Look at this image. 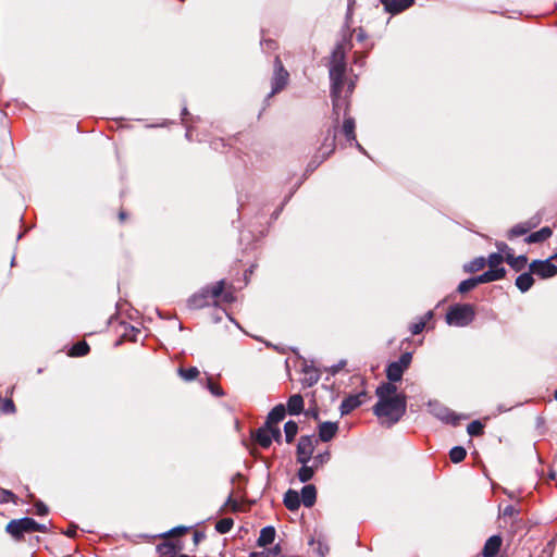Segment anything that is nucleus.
I'll return each mask as SVG.
<instances>
[{
  "instance_id": "e2e57ef3",
  "label": "nucleus",
  "mask_w": 557,
  "mask_h": 557,
  "mask_svg": "<svg viewBox=\"0 0 557 557\" xmlns=\"http://www.w3.org/2000/svg\"><path fill=\"white\" fill-rule=\"evenodd\" d=\"M77 532V527L75 524H71L70 528L64 532L69 537H74Z\"/></svg>"
},
{
  "instance_id": "3c124183",
  "label": "nucleus",
  "mask_w": 557,
  "mask_h": 557,
  "mask_svg": "<svg viewBox=\"0 0 557 557\" xmlns=\"http://www.w3.org/2000/svg\"><path fill=\"white\" fill-rule=\"evenodd\" d=\"M354 89H355V83L352 81H350L347 84L346 89L344 87L343 90H342V97H346V101H347L348 104H349L348 98L352 94Z\"/></svg>"
},
{
  "instance_id": "39448f33",
  "label": "nucleus",
  "mask_w": 557,
  "mask_h": 557,
  "mask_svg": "<svg viewBox=\"0 0 557 557\" xmlns=\"http://www.w3.org/2000/svg\"><path fill=\"white\" fill-rule=\"evenodd\" d=\"M428 410L433 417L445 423L454 426L459 424L460 417L437 400H430L428 403Z\"/></svg>"
},
{
  "instance_id": "c03bdc74",
  "label": "nucleus",
  "mask_w": 557,
  "mask_h": 557,
  "mask_svg": "<svg viewBox=\"0 0 557 557\" xmlns=\"http://www.w3.org/2000/svg\"><path fill=\"white\" fill-rule=\"evenodd\" d=\"M15 405L11 398H2L0 396V411L3 413H14L15 412Z\"/></svg>"
},
{
  "instance_id": "f3484780",
  "label": "nucleus",
  "mask_w": 557,
  "mask_h": 557,
  "mask_svg": "<svg viewBox=\"0 0 557 557\" xmlns=\"http://www.w3.org/2000/svg\"><path fill=\"white\" fill-rule=\"evenodd\" d=\"M301 504L310 508L315 504L317 500V488L312 484H307L301 488L299 494Z\"/></svg>"
},
{
  "instance_id": "423d86ee",
  "label": "nucleus",
  "mask_w": 557,
  "mask_h": 557,
  "mask_svg": "<svg viewBox=\"0 0 557 557\" xmlns=\"http://www.w3.org/2000/svg\"><path fill=\"white\" fill-rule=\"evenodd\" d=\"M34 519L24 517L21 519L11 520L5 531L15 540L20 541L24 537L25 533H33Z\"/></svg>"
},
{
  "instance_id": "6e6d98bb",
  "label": "nucleus",
  "mask_w": 557,
  "mask_h": 557,
  "mask_svg": "<svg viewBox=\"0 0 557 557\" xmlns=\"http://www.w3.org/2000/svg\"><path fill=\"white\" fill-rule=\"evenodd\" d=\"M221 300L225 304H231L235 300V296L232 292L230 290H223L222 293V296H221Z\"/></svg>"
},
{
  "instance_id": "5fc2aeb1",
  "label": "nucleus",
  "mask_w": 557,
  "mask_h": 557,
  "mask_svg": "<svg viewBox=\"0 0 557 557\" xmlns=\"http://www.w3.org/2000/svg\"><path fill=\"white\" fill-rule=\"evenodd\" d=\"M208 388L214 396L221 397L224 395L222 388L219 385L213 384L211 381L208 382Z\"/></svg>"
},
{
  "instance_id": "052dcab7",
  "label": "nucleus",
  "mask_w": 557,
  "mask_h": 557,
  "mask_svg": "<svg viewBox=\"0 0 557 557\" xmlns=\"http://www.w3.org/2000/svg\"><path fill=\"white\" fill-rule=\"evenodd\" d=\"M33 532L46 533L47 532V527L45 524L38 523V522H36L34 520Z\"/></svg>"
},
{
  "instance_id": "4c0bfd02",
  "label": "nucleus",
  "mask_w": 557,
  "mask_h": 557,
  "mask_svg": "<svg viewBox=\"0 0 557 557\" xmlns=\"http://www.w3.org/2000/svg\"><path fill=\"white\" fill-rule=\"evenodd\" d=\"M505 261V256L499 252L491 253L486 259V264L492 269H500L499 267Z\"/></svg>"
},
{
  "instance_id": "49530a36",
  "label": "nucleus",
  "mask_w": 557,
  "mask_h": 557,
  "mask_svg": "<svg viewBox=\"0 0 557 557\" xmlns=\"http://www.w3.org/2000/svg\"><path fill=\"white\" fill-rule=\"evenodd\" d=\"M325 159L320 152H317L308 163L307 171H314Z\"/></svg>"
},
{
  "instance_id": "58836bf2",
  "label": "nucleus",
  "mask_w": 557,
  "mask_h": 557,
  "mask_svg": "<svg viewBox=\"0 0 557 557\" xmlns=\"http://www.w3.org/2000/svg\"><path fill=\"white\" fill-rule=\"evenodd\" d=\"M432 317H433V312L432 311H428L425 313V320L422 319L419 322L412 323L410 325V327H409L411 334H413V335L420 334L424 330V327H425L426 320L431 319Z\"/></svg>"
},
{
  "instance_id": "864d4df0",
  "label": "nucleus",
  "mask_w": 557,
  "mask_h": 557,
  "mask_svg": "<svg viewBox=\"0 0 557 557\" xmlns=\"http://www.w3.org/2000/svg\"><path fill=\"white\" fill-rule=\"evenodd\" d=\"M519 513V510L512 506V505H507L504 509H503V516L504 517H513V516H517Z\"/></svg>"
},
{
  "instance_id": "603ef678",
  "label": "nucleus",
  "mask_w": 557,
  "mask_h": 557,
  "mask_svg": "<svg viewBox=\"0 0 557 557\" xmlns=\"http://www.w3.org/2000/svg\"><path fill=\"white\" fill-rule=\"evenodd\" d=\"M35 508H36V513L38 516H45L48 513V507L41 500H37L35 503Z\"/></svg>"
},
{
  "instance_id": "a18cd8bd",
  "label": "nucleus",
  "mask_w": 557,
  "mask_h": 557,
  "mask_svg": "<svg viewBox=\"0 0 557 557\" xmlns=\"http://www.w3.org/2000/svg\"><path fill=\"white\" fill-rule=\"evenodd\" d=\"M412 360V354L407 351L400 355L396 361L404 370L408 369Z\"/></svg>"
},
{
  "instance_id": "c9c22d12",
  "label": "nucleus",
  "mask_w": 557,
  "mask_h": 557,
  "mask_svg": "<svg viewBox=\"0 0 557 557\" xmlns=\"http://www.w3.org/2000/svg\"><path fill=\"white\" fill-rule=\"evenodd\" d=\"M467 456V451L462 446H455L449 451V458L454 463L462 461Z\"/></svg>"
},
{
  "instance_id": "a878e982",
  "label": "nucleus",
  "mask_w": 557,
  "mask_h": 557,
  "mask_svg": "<svg viewBox=\"0 0 557 557\" xmlns=\"http://www.w3.org/2000/svg\"><path fill=\"white\" fill-rule=\"evenodd\" d=\"M286 408L283 404L276 405L268 414L267 421L264 422L268 425H274L278 423L285 418Z\"/></svg>"
},
{
  "instance_id": "393cba45",
  "label": "nucleus",
  "mask_w": 557,
  "mask_h": 557,
  "mask_svg": "<svg viewBox=\"0 0 557 557\" xmlns=\"http://www.w3.org/2000/svg\"><path fill=\"white\" fill-rule=\"evenodd\" d=\"M289 414L297 416L304 410V398L300 394L292 395L287 400V408Z\"/></svg>"
},
{
  "instance_id": "2eb2a0df",
  "label": "nucleus",
  "mask_w": 557,
  "mask_h": 557,
  "mask_svg": "<svg viewBox=\"0 0 557 557\" xmlns=\"http://www.w3.org/2000/svg\"><path fill=\"white\" fill-rule=\"evenodd\" d=\"M338 424L336 422L325 421L319 424V438L322 442H330L337 433Z\"/></svg>"
},
{
  "instance_id": "4d7b16f0",
  "label": "nucleus",
  "mask_w": 557,
  "mask_h": 557,
  "mask_svg": "<svg viewBox=\"0 0 557 557\" xmlns=\"http://www.w3.org/2000/svg\"><path fill=\"white\" fill-rule=\"evenodd\" d=\"M496 247H497V250H498L497 252H499V253H502L504 256H506V253L508 252V249H510L508 247V245L506 243H504V242L497 243Z\"/></svg>"
},
{
  "instance_id": "6ab92c4d",
  "label": "nucleus",
  "mask_w": 557,
  "mask_h": 557,
  "mask_svg": "<svg viewBox=\"0 0 557 557\" xmlns=\"http://www.w3.org/2000/svg\"><path fill=\"white\" fill-rule=\"evenodd\" d=\"M505 275H506L505 268H500V269L490 268L487 271L478 275L476 277H478L479 284H485V283L502 280L505 277Z\"/></svg>"
},
{
  "instance_id": "f8f14e48",
  "label": "nucleus",
  "mask_w": 557,
  "mask_h": 557,
  "mask_svg": "<svg viewBox=\"0 0 557 557\" xmlns=\"http://www.w3.org/2000/svg\"><path fill=\"white\" fill-rule=\"evenodd\" d=\"M416 0H380L386 12L398 14L414 4Z\"/></svg>"
},
{
  "instance_id": "473e14b6",
  "label": "nucleus",
  "mask_w": 557,
  "mask_h": 557,
  "mask_svg": "<svg viewBox=\"0 0 557 557\" xmlns=\"http://www.w3.org/2000/svg\"><path fill=\"white\" fill-rule=\"evenodd\" d=\"M304 372H305V374H306L305 381H306V384H307L308 386H313V385H315V384L319 382V380H320V374H319V372H318L315 369H313L312 367H306V368L304 369Z\"/></svg>"
},
{
  "instance_id": "cd10ccee",
  "label": "nucleus",
  "mask_w": 557,
  "mask_h": 557,
  "mask_svg": "<svg viewBox=\"0 0 557 557\" xmlns=\"http://www.w3.org/2000/svg\"><path fill=\"white\" fill-rule=\"evenodd\" d=\"M405 370L396 362L393 361L386 367V377L391 382H398L401 380Z\"/></svg>"
},
{
  "instance_id": "37998d69",
  "label": "nucleus",
  "mask_w": 557,
  "mask_h": 557,
  "mask_svg": "<svg viewBox=\"0 0 557 557\" xmlns=\"http://www.w3.org/2000/svg\"><path fill=\"white\" fill-rule=\"evenodd\" d=\"M483 424L479 420L470 422L467 426V432L471 436H479L483 434Z\"/></svg>"
},
{
  "instance_id": "9d476101",
  "label": "nucleus",
  "mask_w": 557,
  "mask_h": 557,
  "mask_svg": "<svg viewBox=\"0 0 557 557\" xmlns=\"http://www.w3.org/2000/svg\"><path fill=\"white\" fill-rule=\"evenodd\" d=\"M367 397V392L362 391L355 395H349L345 397L339 406V411L342 416L349 414L352 410L360 407Z\"/></svg>"
},
{
  "instance_id": "774afa93",
  "label": "nucleus",
  "mask_w": 557,
  "mask_h": 557,
  "mask_svg": "<svg viewBox=\"0 0 557 557\" xmlns=\"http://www.w3.org/2000/svg\"><path fill=\"white\" fill-rule=\"evenodd\" d=\"M203 535L200 532H195L194 542L197 544Z\"/></svg>"
},
{
  "instance_id": "b1692460",
  "label": "nucleus",
  "mask_w": 557,
  "mask_h": 557,
  "mask_svg": "<svg viewBox=\"0 0 557 557\" xmlns=\"http://www.w3.org/2000/svg\"><path fill=\"white\" fill-rule=\"evenodd\" d=\"M552 234H553V232H552L550 227L545 226V227H542L541 230H539L536 232H533L530 235H528L525 237L524 242L527 244L543 243L546 239H548L552 236Z\"/></svg>"
},
{
  "instance_id": "79ce46f5",
  "label": "nucleus",
  "mask_w": 557,
  "mask_h": 557,
  "mask_svg": "<svg viewBox=\"0 0 557 557\" xmlns=\"http://www.w3.org/2000/svg\"><path fill=\"white\" fill-rule=\"evenodd\" d=\"M178 373L185 381L189 382L198 376L199 370L196 367H190L188 369L180 368Z\"/></svg>"
},
{
  "instance_id": "e433bc0d",
  "label": "nucleus",
  "mask_w": 557,
  "mask_h": 557,
  "mask_svg": "<svg viewBox=\"0 0 557 557\" xmlns=\"http://www.w3.org/2000/svg\"><path fill=\"white\" fill-rule=\"evenodd\" d=\"M234 525V521L231 518H223L215 523V530L220 534L228 533Z\"/></svg>"
},
{
  "instance_id": "ddd939ff",
  "label": "nucleus",
  "mask_w": 557,
  "mask_h": 557,
  "mask_svg": "<svg viewBox=\"0 0 557 557\" xmlns=\"http://www.w3.org/2000/svg\"><path fill=\"white\" fill-rule=\"evenodd\" d=\"M182 549V544L173 541H164L156 546V550L161 557H175Z\"/></svg>"
},
{
  "instance_id": "7ed1b4c3",
  "label": "nucleus",
  "mask_w": 557,
  "mask_h": 557,
  "mask_svg": "<svg viewBox=\"0 0 557 557\" xmlns=\"http://www.w3.org/2000/svg\"><path fill=\"white\" fill-rule=\"evenodd\" d=\"M475 318L473 305L457 304L448 308L446 313V323L448 325L465 327L469 325Z\"/></svg>"
},
{
  "instance_id": "0eeeda50",
  "label": "nucleus",
  "mask_w": 557,
  "mask_h": 557,
  "mask_svg": "<svg viewBox=\"0 0 557 557\" xmlns=\"http://www.w3.org/2000/svg\"><path fill=\"white\" fill-rule=\"evenodd\" d=\"M315 443L317 441H314L313 435L300 436L296 449L297 462L301 465H307L310 461L314 450Z\"/></svg>"
},
{
  "instance_id": "bb28decb",
  "label": "nucleus",
  "mask_w": 557,
  "mask_h": 557,
  "mask_svg": "<svg viewBox=\"0 0 557 557\" xmlns=\"http://www.w3.org/2000/svg\"><path fill=\"white\" fill-rule=\"evenodd\" d=\"M533 273L529 270V272L521 273L516 278V286L521 293L528 292L534 284V278L532 276Z\"/></svg>"
},
{
  "instance_id": "7c9ffc66",
  "label": "nucleus",
  "mask_w": 557,
  "mask_h": 557,
  "mask_svg": "<svg viewBox=\"0 0 557 557\" xmlns=\"http://www.w3.org/2000/svg\"><path fill=\"white\" fill-rule=\"evenodd\" d=\"M285 441L289 444L295 440L298 432V425L295 421L289 420L284 425Z\"/></svg>"
},
{
  "instance_id": "5701e85b",
  "label": "nucleus",
  "mask_w": 557,
  "mask_h": 557,
  "mask_svg": "<svg viewBox=\"0 0 557 557\" xmlns=\"http://www.w3.org/2000/svg\"><path fill=\"white\" fill-rule=\"evenodd\" d=\"M268 424H263L253 434V440L262 447L269 448L271 446V436Z\"/></svg>"
},
{
  "instance_id": "4468645a",
  "label": "nucleus",
  "mask_w": 557,
  "mask_h": 557,
  "mask_svg": "<svg viewBox=\"0 0 557 557\" xmlns=\"http://www.w3.org/2000/svg\"><path fill=\"white\" fill-rule=\"evenodd\" d=\"M502 543L503 540L500 535H492L488 537L483 546V557H496L502 547Z\"/></svg>"
},
{
  "instance_id": "ea45409f",
  "label": "nucleus",
  "mask_w": 557,
  "mask_h": 557,
  "mask_svg": "<svg viewBox=\"0 0 557 557\" xmlns=\"http://www.w3.org/2000/svg\"><path fill=\"white\" fill-rule=\"evenodd\" d=\"M224 286H225V281L224 280H220L214 285L209 286V297H210V299L211 298L212 299H216V298L221 297L222 293L224 290Z\"/></svg>"
},
{
  "instance_id": "13d9d810",
  "label": "nucleus",
  "mask_w": 557,
  "mask_h": 557,
  "mask_svg": "<svg viewBox=\"0 0 557 557\" xmlns=\"http://www.w3.org/2000/svg\"><path fill=\"white\" fill-rule=\"evenodd\" d=\"M224 506H231L233 510H238L239 508L237 500L233 499L232 495L227 497Z\"/></svg>"
},
{
  "instance_id": "f03ea898",
  "label": "nucleus",
  "mask_w": 557,
  "mask_h": 557,
  "mask_svg": "<svg viewBox=\"0 0 557 557\" xmlns=\"http://www.w3.org/2000/svg\"><path fill=\"white\" fill-rule=\"evenodd\" d=\"M407 411V396L399 393L391 399L377 400L373 406V413L382 420L387 428L396 424Z\"/></svg>"
},
{
  "instance_id": "dca6fc26",
  "label": "nucleus",
  "mask_w": 557,
  "mask_h": 557,
  "mask_svg": "<svg viewBox=\"0 0 557 557\" xmlns=\"http://www.w3.org/2000/svg\"><path fill=\"white\" fill-rule=\"evenodd\" d=\"M395 382H385L380 384L375 389V395L377 400L391 399L393 396L397 395V386L394 384Z\"/></svg>"
},
{
  "instance_id": "4be33fe9",
  "label": "nucleus",
  "mask_w": 557,
  "mask_h": 557,
  "mask_svg": "<svg viewBox=\"0 0 557 557\" xmlns=\"http://www.w3.org/2000/svg\"><path fill=\"white\" fill-rule=\"evenodd\" d=\"M275 529L272 525H267L261 529L260 535L257 540V545L259 547H265L270 544H272L275 540Z\"/></svg>"
},
{
  "instance_id": "72a5a7b5",
  "label": "nucleus",
  "mask_w": 557,
  "mask_h": 557,
  "mask_svg": "<svg viewBox=\"0 0 557 557\" xmlns=\"http://www.w3.org/2000/svg\"><path fill=\"white\" fill-rule=\"evenodd\" d=\"M478 285H479L478 277L476 276L470 277V278H467V280L462 281L458 285L457 292L460 293V294H465V293H468L471 289L475 288Z\"/></svg>"
},
{
  "instance_id": "09e8293b",
  "label": "nucleus",
  "mask_w": 557,
  "mask_h": 557,
  "mask_svg": "<svg viewBox=\"0 0 557 557\" xmlns=\"http://www.w3.org/2000/svg\"><path fill=\"white\" fill-rule=\"evenodd\" d=\"M271 442L275 441L277 444L282 443V433L278 426L270 425L269 426Z\"/></svg>"
},
{
  "instance_id": "2f4dec72",
  "label": "nucleus",
  "mask_w": 557,
  "mask_h": 557,
  "mask_svg": "<svg viewBox=\"0 0 557 557\" xmlns=\"http://www.w3.org/2000/svg\"><path fill=\"white\" fill-rule=\"evenodd\" d=\"M89 352V345L85 342H78L74 344L70 350L72 357H83Z\"/></svg>"
},
{
  "instance_id": "f257e3e1",
  "label": "nucleus",
  "mask_w": 557,
  "mask_h": 557,
  "mask_svg": "<svg viewBox=\"0 0 557 557\" xmlns=\"http://www.w3.org/2000/svg\"><path fill=\"white\" fill-rule=\"evenodd\" d=\"M346 73L345 49L343 45H337L332 52L331 66H330V81H331V98L333 104V114L337 116L341 111H344L346 116L348 111V103L346 97H342L344 88V79Z\"/></svg>"
},
{
  "instance_id": "bf43d9fd",
  "label": "nucleus",
  "mask_w": 557,
  "mask_h": 557,
  "mask_svg": "<svg viewBox=\"0 0 557 557\" xmlns=\"http://www.w3.org/2000/svg\"><path fill=\"white\" fill-rule=\"evenodd\" d=\"M249 557H271V552L260 550V552H251Z\"/></svg>"
},
{
  "instance_id": "9b49d317",
  "label": "nucleus",
  "mask_w": 557,
  "mask_h": 557,
  "mask_svg": "<svg viewBox=\"0 0 557 557\" xmlns=\"http://www.w3.org/2000/svg\"><path fill=\"white\" fill-rule=\"evenodd\" d=\"M210 304L209 286L202 287L198 293L191 295L187 300V306L190 309H201Z\"/></svg>"
},
{
  "instance_id": "20e7f679",
  "label": "nucleus",
  "mask_w": 557,
  "mask_h": 557,
  "mask_svg": "<svg viewBox=\"0 0 557 557\" xmlns=\"http://www.w3.org/2000/svg\"><path fill=\"white\" fill-rule=\"evenodd\" d=\"M289 81V73L284 67L281 59L278 55L274 58V64H273V75L271 78V91L265 98L267 104H269V99L272 98L274 95L281 92L288 84Z\"/></svg>"
},
{
  "instance_id": "338daca9",
  "label": "nucleus",
  "mask_w": 557,
  "mask_h": 557,
  "mask_svg": "<svg viewBox=\"0 0 557 557\" xmlns=\"http://www.w3.org/2000/svg\"><path fill=\"white\" fill-rule=\"evenodd\" d=\"M364 38H366V34L362 29H360L359 33L357 34V39L359 41H362Z\"/></svg>"
},
{
  "instance_id": "69168bd1",
  "label": "nucleus",
  "mask_w": 557,
  "mask_h": 557,
  "mask_svg": "<svg viewBox=\"0 0 557 557\" xmlns=\"http://www.w3.org/2000/svg\"><path fill=\"white\" fill-rule=\"evenodd\" d=\"M263 45H265L267 48H269V49H275L276 48V42L274 40H271V39L261 41V46H263Z\"/></svg>"
},
{
  "instance_id": "412c9836",
  "label": "nucleus",
  "mask_w": 557,
  "mask_h": 557,
  "mask_svg": "<svg viewBox=\"0 0 557 557\" xmlns=\"http://www.w3.org/2000/svg\"><path fill=\"white\" fill-rule=\"evenodd\" d=\"M283 503L288 510H298L301 505L299 493L292 488L287 490L284 494Z\"/></svg>"
},
{
  "instance_id": "aec40b11",
  "label": "nucleus",
  "mask_w": 557,
  "mask_h": 557,
  "mask_svg": "<svg viewBox=\"0 0 557 557\" xmlns=\"http://www.w3.org/2000/svg\"><path fill=\"white\" fill-rule=\"evenodd\" d=\"M540 221H541L540 218H533L528 223H520V224L515 225L509 231V234H508L509 238L525 235L531 228L535 227L540 223Z\"/></svg>"
},
{
  "instance_id": "0e129e2a",
  "label": "nucleus",
  "mask_w": 557,
  "mask_h": 557,
  "mask_svg": "<svg viewBox=\"0 0 557 557\" xmlns=\"http://www.w3.org/2000/svg\"><path fill=\"white\" fill-rule=\"evenodd\" d=\"M268 552H271V557H274V556H277V555L281 554L282 548H281V546L278 544H276L274 547H272Z\"/></svg>"
},
{
  "instance_id": "c85d7f7f",
  "label": "nucleus",
  "mask_w": 557,
  "mask_h": 557,
  "mask_svg": "<svg viewBox=\"0 0 557 557\" xmlns=\"http://www.w3.org/2000/svg\"><path fill=\"white\" fill-rule=\"evenodd\" d=\"M356 123L354 117L347 116L345 117L342 126V133L346 137L347 141H356L355 134Z\"/></svg>"
},
{
  "instance_id": "a19ab883",
  "label": "nucleus",
  "mask_w": 557,
  "mask_h": 557,
  "mask_svg": "<svg viewBox=\"0 0 557 557\" xmlns=\"http://www.w3.org/2000/svg\"><path fill=\"white\" fill-rule=\"evenodd\" d=\"M187 531H188L187 527L180 525V527H175L166 532L158 534L157 536L162 537V539H168V537H172V536H181V535L185 534Z\"/></svg>"
},
{
  "instance_id": "1a4fd4ad",
  "label": "nucleus",
  "mask_w": 557,
  "mask_h": 557,
  "mask_svg": "<svg viewBox=\"0 0 557 557\" xmlns=\"http://www.w3.org/2000/svg\"><path fill=\"white\" fill-rule=\"evenodd\" d=\"M334 119V126H331L326 129L324 140L322 145L320 146L318 152H320L323 156V159H327L333 151L335 150V140H336V126L338 124L339 115L336 114Z\"/></svg>"
},
{
  "instance_id": "f704fd0d",
  "label": "nucleus",
  "mask_w": 557,
  "mask_h": 557,
  "mask_svg": "<svg viewBox=\"0 0 557 557\" xmlns=\"http://www.w3.org/2000/svg\"><path fill=\"white\" fill-rule=\"evenodd\" d=\"M313 467H309L307 463L301 466V468L298 470L297 476L300 482L306 483L313 478Z\"/></svg>"
},
{
  "instance_id": "680f3d73",
  "label": "nucleus",
  "mask_w": 557,
  "mask_h": 557,
  "mask_svg": "<svg viewBox=\"0 0 557 557\" xmlns=\"http://www.w3.org/2000/svg\"><path fill=\"white\" fill-rule=\"evenodd\" d=\"M345 364H346L345 360H341L337 364H334L331 368L332 374H335V373L339 372L345 367Z\"/></svg>"
},
{
  "instance_id": "c756f323",
  "label": "nucleus",
  "mask_w": 557,
  "mask_h": 557,
  "mask_svg": "<svg viewBox=\"0 0 557 557\" xmlns=\"http://www.w3.org/2000/svg\"><path fill=\"white\" fill-rule=\"evenodd\" d=\"M486 265V259L484 257L474 258L472 261L463 265L465 272L474 273L482 270Z\"/></svg>"
},
{
  "instance_id": "a211bd4d",
  "label": "nucleus",
  "mask_w": 557,
  "mask_h": 557,
  "mask_svg": "<svg viewBox=\"0 0 557 557\" xmlns=\"http://www.w3.org/2000/svg\"><path fill=\"white\" fill-rule=\"evenodd\" d=\"M505 261L510 265L512 270L520 272L525 268L528 258L524 255L516 257L512 252V249H508V252L505 256Z\"/></svg>"
},
{
  "instance_id": "6e6552de",
  "label": "nucleus",
  "mask_w": 557,
  "mask_h": 557,
  "mask_svg": "<svg viewBox=\"0 0 557 557\" xmlns=\"http://www.w3.org/2000/svg\"><path fill=\"white\" fill-rule=\"evenodd\" d=\"M529 270L531 273L544 280L550 278L557 274V265L552 263V258L532 261L529 265Z\"/></svg>"
},
{
  "instance_id": "de8ad7c7",
  "label": "nucleus",
  "mask_w": 557,
  "mask_h": 557,
  "mask_svg": "<svg viewBox=\"0 0 557 557\" xmlns=\"http://www.w3.org/2000/svg\"><path fill=\"white\" fill-rule=\"evenodd\" d=\"M330 460V453L326 450L313 458V467L318 468Z\"/></svg>"
},
{
  "instance_id": "8fccbe9b",
  "label": "nucleus",
  "mask_w": 557,
  "mask_h": 557,
  "mask_svg": "<svg viewBox=\"0 0 557 557\" xmlns=\"http://www.w3.org/2000/svg\"><path fill=\"white\" fill-rule=\"evenodd\" d=\"M14 498H15V495L13 494V492H11L9 490H1L0 503H9V502L14 500Z\"/></svg>"
}]
</instances>
